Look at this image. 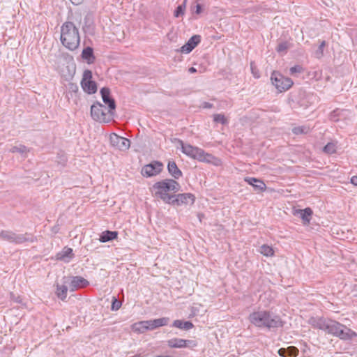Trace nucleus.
Listing matches in <instances>:
<instances>
[{
  "label": "nucleus",
  "instance_id": "1",
  "mask_svg": "<svg viewBox=\"0 0 357 357\" xmlns=\"http://www.w3.org/2000/svg\"><path fill=\"white\" fill-rule=\"evenodd\" d=\"M60 40L63 46L70 51L77 50L80 44L79 29L73 22L67 21L61 26Z\"/></svg>",
  "mask_w": 357,
  "mask_h": 357
},
{
  "label": "nucleus",
  "instance_id": "2",
  "mask_svg": "<svg viewBox=\"0 0 357 357\" xmlns=\"http://www.w3.org/2000/svg\"><path fill=\"white\" fill-rule=\"evenodd\" d=\"M249 319L252 324L259 328L271 329L283 326V321L280 316L266 310H259L251 313Z\"/></svg>",
  "mask_w": 357,
  "mask_h": 357
},
{
  "label": "nucleus",
  "instance_id": "3",
  "mask_svg": "<svg viewBox=\"0 0 357 357\" xmlns=\"http://www.w3.org/2000/svg\"><path fill=\"white\" fill-rule=\"evenodd\" d=\"M181 188L180 184L174 179H164L153 184L152 189L155 197L160 198L165 203L170 204L174 195L169 192H177Z\"/></svg>",
  "mask_w": 357,
  "mask_h": 357
},
{
  "label": "nucleus",
  "instance_id": "4",
  "mask_svg": "<svg viewBox=\"0 0 357 357\" xmlns=\"http://www.w3.org/2000/svg\"><path fill=\"white\" fill-rule=\"evenodd\" d=\"M181 145V151L186 155L196 159L200 162H213L215 157L208 153H206L203 149L193 146L189 144H184L182 140H178Z\"/></svg>",
  "mask_w": 357,
  "mask_h": 357
},
{
  "label": "nucleus",
  "instance_id": "5",
  "mask_svg": "<svg viewBox=\"0 0 357 357\" xmlns=\"http://www.w3.org/2000/svg\"><path fill=\"white\" fill-rule=\"evenodd\" d=\"M114 113L109 112L106 107L100 102H96L91 107V116L92 119L100 123H109L113 119Z\"/></svg>",
  "mask_w": 357,
  "mask_h": 357
},
{
  "label": "nucleus",
  "instance_id": "6",
  "mask_svg": "<svg viewBox=\"0 0 357 357\" xmlns=\"http://www.w3.org/2000/svg\"><path fill=\"white\" fill-rule=\"evenodd\" d=\"M271 80L279 92L287 91L294 84L291 78L284 77L276 71H273L271 74Z\"/></svg>",
  "mask_w": 357,
  "mask_h": 357
},
{
  "label": "nucleus",
  "instance_id": "7",
  "mask_svg": "<svg viewBox=\"0 0 357 357\" xmlns=\"http://www.w3.org/2000/svg\"><path fill=\"white\" fill-rule=\"evenodd\" d=\"M0 238L4 241L15 244H21L24 242H33V238L26 237V234H17L12 231L3 230L0 232Z\"/></svg>",
  "mask_w": 357,
  "mask_h": 357
},
{
  "label": "nucleus",
  "instance_id": "8",
  "mask_svg": "<svg viewBox=\"0 0 357 357\" xmlns=\"http://www.w3.org/2000/svg\"><path fill=\"white\" fill-rule=\"evenodd\" d=\"M92 72L90 70H85L83 73L81 86L83 91L88 94H93L97 91V84L91 80Z\"/></svg>",
  "mask_w": 357,
  "mask_h": 357
},
{
  "label": "nucleus",
  "instance_id": "9",
  "mask_svg": "<svg viewBox=\"0 0 357 357\" xmlns=\"http://www.w3.org/2000/svg\"><path fill=\"white\" fill-rule=\"evenodd\" d=\"M63 283L69 284V289L74 291L79 288H83L89 285L88 280L81 276L63 277Z\"/></svg>",
  "mask_w": 357,
  "mask_h": 357
},
{
  "label": "nucleus",
  "instance_id": "10",
  "mask_svg": "<svg viewBox=\"0 0 357 357\" xmlns=\"http://www.w3.org/2000/svg\"><path fill=\"white\" fill-rule=\"evenodd\" d=\"M173 197L174 198L171 200L170 204L177 206H180L181 204H192L195 200V195L191 193L174 195Z\"/></svg>",
  "mask_w": 357,
  "mask_h": 357
},
{
  "label": "nucleus",
  "instance_id": "11",
  "mask_svg": "<svg viewBox=\"0 0 357 357\" xmlns=\"http://www.w3.org/2000/svg\"><path fill=\"white\" fill-rule=\"evenodd\" d=\"M110 142L112 146L123 151L128 150L130 146V141L128 138L121 137L116 134L110 135Z\"/></svg>",
  "mask_w": 357,
  "mask_h": 357
},
{
  "label": "nucleus",
  "instance_id": "12",
  "mask_svg": "<svg viewBox=\"0 0 357 357\" xmlns=\"http://www.w3.org/2000/svg\"><path fill=\"white\" fill-rule=\"evenodd\" d=\"M162 169V164L155 161L144 166L142 169V174L144 176L151 177L158 174Z\"/></svg>",
  "mask_w": 357,
  "mask_h": 357
},
{
  "label": "nucleus",
  "instance_id": "13",
  "mask_svg": "<svg viewBox=\"0 0 357 357\" xmlns=\"http://www.w3.org/2000/svg\"><path fill=\"white\" fill-rule=\"evenodd\" d=\"M100 92L102 101L108 106L109 112L114 113L116 109V102L114 99L110 96V89L107 87H103L100 89Z\"/></svg>",
  "mask_w": 357,
  "mask_h": 357
},
{
  "label": "nucleus",
  "instance_id": "14",
  "mask_svg": "<svg viewBox=\"0 0 357 357\" xmlns=\"http://www.w3.org/2000/svg\"><path fill=\"white\" fill-rule=\"evenodd\" d=\"M200 41L201 36L199 35H194L180 48L178 51L181 53L188 54L198 45Z\"/></svg>",
  "mask_w": 357,
  "mask_h": 357
},
{
  "label": "nucleus",
  "instance_id": "15",
  "mask_svg": "<svg viewBox=\"0 0 357 357\" xmlns=\"http://www.w3.org/2000/svg\"><path fill=\"white\" fill-rule=\"evenodd\" d=\"M335 336L339 337L340 340L347 341L357 337V333L346 326L342 324V327L338 329L337 333H336Z\"/></svg>",
  "mask_w": 357,
  "mask_h": 357
},
{
  "label": "nucleus",
  "instance_id": "16",
  "mask_svg": "<svg viewBox=\"0 0 357 357\" xmlns=\"http://www.w3.org/2000/svg\"><path fill=\"white\" fill-rule=\"evenodd\" d=\"M312 213V210L309 207L305 209H296L294 211V215L301 218L304 225H308L310 224Z\"/></svg>",
  "mask_w": 357,
  "mask_h": 357
},
{
  "label": "nucleus",
  "instance_id": "17",
  "mask_svg": "<svg viewBox=\"0 0 357 357\" xmlns=\"http://www.w3.org/2000/svg\"><path fill=\"white\" fill-rule=\"evenodd\" d=\"M245 181L249 185H252L255 190L259 192L264 191L266 188V184L260 179L253 177H247L245 178Z\"/></svg>",
  "mask_w": 357,
  "mask_h": 357
},
{
  "label": "nucleus",
  "instance_id": "18",
  "mask_svg": "<svg viewBox=\"0 0 357 357\" xmlns=\"http://www.w3.org/2000/svg\"><path fill=\"white\" fill-rule=\"evenodd\" d=\"M169 321V319L168 317H162L153 320H148L144 324H148V328H149V331H152L158 327L167 325Z\"/></svg>",
  "mask_w": 357,
  "mask_h": 357
},
{
  "label": "nucleus",
  "instance_id": "19",
  "mask_svg": "<svg viewBox=\"0 0 357 357\" xmlns=\"http://www.w3.org/2000/svg\"><path fill=\"white\" fill-rule=\"evenodd\" d=\"M167 169L169 174L174 177V179H178L183 175L182 172L178 169L174 161H169Z\"/></svg>",
  "mask_w": 357,
  "mask_h": 357
},
{
  "label": "nucleus",
  "instance_id": "20",
  "mask_svg": "<svg viewBox=\"0 0 357 357\" xmlns=\"http://www.w3.org/2000/svg\"><path fill=\"white\" fill-rule=\"evenodd\" d=\"M341 327L342 324L339 323L338 321L332 319H328L326 332L335 336L336 333H337L338 329H340Z\"/></svg>",
  "mask_w": 357,
  "mask_h": 357
},
{
  "label": "nucleus",
  "instance_id": "21",
  "mask_svg": "<svg viewBox=\"0 0 357 357\" xmlns=\"http://www.w3.org/2000/svg\"><path fill=\"white\" fill-rule=\"evenodd\" d=\"M82 57L84 60L86 61L87 63H93L96 60V57L93 54V49L91 47H85L82 50Z\"/></svg>",
  "mask_w": 357,
  "mask_h": 357
},
{
  "label": "nucleus",
  "instance_id": "22",
  "mask_svg": "<svg viewBox=\"0 0 357 357\" xmlns=\"http://www.w3.org/2000/svg\"><path fill=\"white\" fill-rule=\"evenodd\" d=\"M118 234L119 233L116 231L106 230L102 232L100 236L99 241L102 243H106L117 238Z\"/></svg>",
  "mask_w": 357,
  "mask_h": 357
},
{
  "label": "nucleus",
  "instance_id": "23",
  "mask_svg": "<svg viewBox=\"0 0 357 357\" xmlns=\"http://www.w3.org/2000/svg\"><path fill=\"white\" fill-rule=\"evenodd\" d=\"M172 326L174 327H176V328H178L180 329H183L185 331L190 330L194 327V325L191 321H182L180 319L175 320L173 322Z\"/></svg>",
  "mask_w": 357,
  "mask_h": 357
},
{
  "label": "nucleus",
  "instance_id": "24",
  "mask_svg": "<svg viewBox=\"0 0 357 357\" xmlns=\"http://www.w3.org/2000/svg\"><path fill=\"white\" fill-rule=\"evenodd\" d=\"M68 289V286H66L64 283L62 285L57 284L56 290V294L57 297L59 299L64 301L67 296Z\"/></svg>",
  "mask_w": 357,
  "mask_h": 357
},
{
  "label": "nucleus",
  "instance_id": "25",
  "mask_svg": "<svg viewBox=\"0 0 357 357\" xmlns=\"http://www.w3.org/2000/svg\"><path fill=\"white\" fill-rule=\"evenodd\" d=\"M185 340L181 338H172L167 341V345L170 348H185Z\"/></svg>",
  "mask_w": 357,
  "mask_h": 357
},
{
  "label": "nucleus",
  "instance_id": "26",
  "mask_svg": "<svg viewBox=\"0 0 357 357\" xmlns=\"http://www.w3.org/2000/svg\"><path fill=\"white\" fill-rule=\"evenodd\" d=\"M327 320L324 319H312L310 324L315 328L326 331L327 327Z\"/></svg>",
  "mask_w": 357,
  "mask_h": 357
},
{
  "label": "nucleus",
  "instance_id": "27",
  "mask_svg": "<svg viewBox=\"0 0 357 357\" xmlns=\"http://www.w3.org/2000/svg\"><path fill=\"white\" fill-rule=\"evenodd\" d=\"M146 322H147V321H142L138 323H135L132 326L133 331L139 333H143L146 331H149V328H148V324H144Z\"/></svg>",
  "mask_w": 357,
  "mask_h": 357
},
{
  "label": "nucleus",
  "instance_id": "28",
  "mask_svg": "<svg viewBox=\"0 0 357 357\" xmlns=\"http://www.w3.org/2000/svg\"><path fill=\"white\" fill-rule=\"evenodd\" d=\"M291 47V44L287 41H282L280 43L277 47L276 51L281 54H285L287 52V50Z\"/></svg>",
  "mask_w": 357,
  "mask_h": 357
},
{
  "label": "nucleus",
  "instance_id": "29",
  "mask_svg": "<svg viewBox=\"0 0 357 357\" xmlns=\"http://www.w3.org/2000/svg\"><path fill=\"white\" fill-rule=\"evenodd\" d=\"M58 259H63L66 257L73 258V249L70 248L65 247L62 251L58 254Z\"/></svg>",
  "mask_w": 357,
  "mask_h": 357
},
{
  "label": "nucleus",
  "instance_id": "30",
  "mask_svg": "<svg viewBox=\"0 0 357 357\" xmlns=\"http://www.w3.org/2000/svg\"><path fill=\"white\" fill-rule=\"evenodd\" d=\"M186 1L187 0H184L183 3L179 6H178L174 10V15L175 17H179L182 16L185 13V7H186Z\"/></svg>",
  "mask_w": 357,
  "mask_h": 357
},
{
  "label": "nucleus",
  "instance_id": "31",
  "mask_svg": "<svg viewBox=\"0 0 357 357\" xmlns=\"http://www.w3.org/2000/svg\"><path fill=\"white\" fill-rule=\"evenodd\" d=\"M213 117V121L215 123H221L222 125H226L228 123L227 119L222 114H215Z\"/></svg>",
  "mask_w": 357,
  "mask_h": 357
},
{
  "label": "nucleus",
  "instance_id": "32",
  "mask_svg": "<svg viewBox=\"0 0 357 357\" xmlns=\"http://www.w3.org/2000/svg\"><path fill=\"white\" fill-rule=\"evenodd\" d=\"M260 252L266 257L273 256L274 254V251L273 248L267 245H263L260 248Z\"/></svg>",
  "mask_w": 357,
  "mask_h": 357
},
{
  "label": "nucleus",
  "instance_id": "33",
  "mask_svg": "<svg viewBox=\"0 0 357 357\" xmlns=\"http://www.w3.org/2000/svg\"><path fill=\"white\" fill-rule=\"evenodd\" d=\"M326 45V43L325 40H322L317 50L314 52V56L317 58V59H321L323 55H324V49Z\"/></svg>",
  "mask_w": 357,
  "mask_h": 357
},
{
  "label": "nucleus",
  "instance_id": "34",
  "mask_svg": "<svg viewBox=\"0 0 357 357\" xmlns=\"http://www.w3.org/2000/svg\"><path fill=\"white\" fill-rule=\"evenodd\" d=\"M10 151L12 153H20L22 154L26 153L29 151V149L26 146L22 144L12 147Z\"/></svg>",
  "mask_w": 357,
  "mask_h": 357
},
{
  "label": "nucleus",
  "instance_id": "35",
  "mask_svg": "<svg viewBox=\"0 0 357 357\" xmlns=\"http://www.w3.org/2000/svg\"><path fill=\"white\" fill-rule=\"evenodd\" d=\"M323 151L327 154H333L336 152V146L335 144L329 142L324 147Z\"/></svg>",
  "mask_w": 357,
  "mask_h": 357
},
{
  "label": "nucleus",
  "instance_id": "36",
  "mask_svg": "<svg viewBox=\"0 0 357 357\" xmlns=\"http://www.w3.org/2000/svg\"><path fill=\"white\" fill-rule=\"evenodd\" d=\"M309 130V128L306 126H297L292 129V132L295 135L306 134Z\"/></svg>",
  "mask_w": 357,
  "mask_h": 357
},
{
  "label": "nucleus",
  "instance_id": "37",
  "mask_svg": "<svg viewBox=\"0 0 357 357\" xmlns=\"http://www.w3.org/2000/svg\"><path fill=\"white\" fill-rule=\"evenodd\" d=\"M285 349L288 357H295L298 354V349L294 346H290Z\"/></svg>",
  "mask_w": 357,
  "mask_h": 357
},
{
  "label": "nucleus",
  "instance_id": "38",
  "mask_svg": "<svg viewBox=\"0 0 357 357\" xmlns=\"http://www.w3.org/2000/svg\"><path fill=\"white\" fill-rule=\"evenodd\" d=\"M121 306V302L116 299V297L112 298L111 310L113 311L118 310Z\"/></svg>",
  "mask_w": 357,
  "mask_h": 357
},
{
  "label": "nucleus",
  "instance_id": "39",
  "mask_svg": "<svg viewBox=\"0 0 357 357\" xmlns=\"http://www.w3.org/2000/svg\"><path fill=\"white\" fill-rule=\"evenodd\" d=\"M289 71L291 75H294L297 73H301L303 71V68L299 65L294 66L290 68Z\"/></svg>",
  "mask_w": 357,
  "mask_h": 357
},
{
  "label": "nucleus",
  "instance_id": "40",
  "mask_svg": "<svg viewBox=\"0 0 357 357\" xmlns=\"http://www.w3.org/2000/svg\"><path fill=\"white\" fill-rule=\"evenodd\" d=\"M184 344H185V347L192 348V347H196L197 345V343L195 340H185Z\"/></svg>",
  "mask_w": 357,
  "mask_h": 357
},
{
  "label": "nucleus",
  "instance_id": "41",
  "mask_svg": "<svg viewBox=\"0 0 357 357\" xmlns=\"http://www.w3.org/2000/svg\"><path fill=\"white\" fill-rule=\"evenodd\" d=\"M278 354L281 357H288V356H287V352H286V349H285V348H280V349L278 351Z\"/></svg>",
  "mask_w": 357,
  "mask_h": 357
},
{
  "label": "nucleus",
  "instance_id": "42",
  "mask_svg": "<svg viewBox=\"0 0 357 357\" xmlns=\"http://www.w3.org/2000/svg\"><path fill=\"white\" fill-rule=\"evenodd\" d=\"M10 297L15 303H20L22 302V299L19 296H15L13 294H10Z\"/></svg>",
  "mask_w": 357,
  "mask_h": 357
},
{
  "label": "nucleus",
  "instance_id": "43",
  "mask_svg": "<svg viewBox=\"0 0 357 357\" xmlns=\"http://www.w3.org/2000/svg\"><path fill=\"white\" fill-rule=\"evenodd\" d=\"M202 6H201V4L197 3V4L196 5V10H195V13H196L197 14H200V13H202Z\"/></svg>",
  "mask_w": 357,
  "mask_h": 357
},
{
  "label": "nucleus",
  "instance_id": "44",
  "mask_svg": "<svg viewBox=\"0 0 357 357\" xmlns=\"http://www.w3.org/2000/svg\"><path fill=\"white\" fill-rule=\"evenodd\" d=\"M351 183L357 186V176H354L351 178Z\"/></svg>",
  "mask_w": 357,
  "mask_h": 357
},
{
  "label": "nucleus",
  "instance_id": "45",
  "mask_svg": "<svg viewBox=\"0 0 357 357\" xmlns=\"http://www.w3.org/2000/svg\"><path fill=\"white\" fill-rule=\"evenodd\" d=\"M212 107H213V105L210 102H204L203 103L204 108H211Z\"/></svg>",
  "mask_w": 357,
  "mask_h": 357
},
{
  "label": "nucleus",
  "instance_id": "46",
  "mask_svg": "<svg viewBox=\"0 0 357 357\" xmlns=\"http://www.w3.org/2000/svg\"><path fill=\"white\" fill-rule=\"evenodd\" d=\"M72 3L75 5H79L81 4L84 0H70Z\"/></svg>",
  "mask_w": 357,
  "mask_h": 357
},
{
  "label": "nucleus",
  "instance_id": "47",
  "mask_svg": "<svg viewBox=\"0 0 357 357\" xmlns=\"http://www.w3.org/2000/svg\"><path fill=\"white\" fill-rule=\"evenodd\" d=\"M70 89L73 91H77L78 90V87L77 85L75 84H71V86H70Z\"/></svg>",
  "mask_w": 357,
  "mask_h": 357
},
{
  "label": "nucleus",
  "instance_id": "48",
  "mask_svg": "<svg viewBox=\"0 0 357 357\" xmlns=\"http://www.w3.org/2000/svg\"><path fill=\"white\" fill-rule=\"evenodd\" d=\"M188 71L190 73H196L197 72V69L194 67H191L189 68Z\"/></svg>",
  "mask_w": 357,
  "mask_h": 357
},
{
  "label": "nucleus",
  "instance_id": "49",
  "mask_svg": "<svg viewBox=\"0 0 357 357\" xmlns=\"http://www.w3.org/2000/svg\"><path fill=\"white\" fill-rule=\"evenodd\" d=\"M218 160V159L215 157V159L213 160V163H214V165H216V162H215V160Z\"/></svg>",
  "mask_w": 357,
  "mask_h": 357
},
{
  "label": "nucleus",
  "instance_id": "50",
  "mask_svg": "<svg viewBox=\"0 0 357 357\" xmlns=\"http://www.w3.org/2000/svg\"><path fill=\"white\" fill-rule=\"evenodd\" d=\"M335 113H336V111H333L332 116L335 115Z\"/></svg>",
  "mask_w": 357,
  "mask_h": 357
}]
</instances>
